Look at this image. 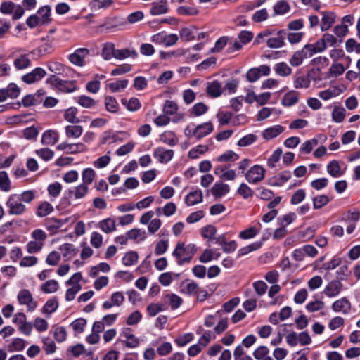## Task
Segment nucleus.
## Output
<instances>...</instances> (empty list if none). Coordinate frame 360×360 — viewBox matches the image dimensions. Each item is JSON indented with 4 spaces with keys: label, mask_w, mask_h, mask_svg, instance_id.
Masks as SVG:
<instances>
[{
    "label": "nucleus",
    "mask_w": 360,
    "mask_h": 360,
    "mask_svg": "<svg viewBox=\"0 0 360 360\" xmlns=\"http://www.w3.org/2000/svg\"><path fill=\"white\" fill-rule=\"evenodd\" d=\"M197 251L194 244L185 245L184 243H178L172 252V255L176 259V263L179 266L185 263H189Z\"/></svg>",
    "instance_id": "nucleus-1"
},
{
    "label": "nucleus",
    "mask_w": 360,
    "mask_h": 360,
    "mask_svg": "<svg viewBox=\"0 0 360 360\" xmlns=\"http://www.w3.org/2000/svg\"><path fill=\"white\" fill-rule=\"evenodd\" d=\"M46 83L50 84L53 88L64 93H71L77 89L74 81L63 80L57 75H51L49 77L46 79Z\"/></svg>",
    "instance_id": "nucleus-2"
},
{
    "label": "nucleus",
    "mask_w": 360,
    "mask_h": 360,
    "mask_svg": "<svg viewBox=\"0 0 360 360\" xmlns=\"http://www.w3.org/2000/svg\"><path fill=\"white\" fill-rule=\"evenodd\" d=\"M82 276L81 273L77 272L66 281L65 284L67 285H72V287L68 288L65 292V300L67 301L73 300L77 292L81 290L82 285L79 284V281L82 280Z\"/></svg>",
    "instance_id": "nucleus-3"
},
{
    "label": "nucleus",
    "mask_w": 360,
    "mask_h": 360,
    "mask_svg": "<svg viewBox=\"0 0 360 360\" xmlns=\"http://www.w3.org/2000/svg\"><path fill=\"white\" fill-rule=\"evenodd\" d=\"M6 206L8 208V214L12 215H21L26 211V207L22 203L19 195H9Z\"/></svg>",
    "instance_id": "nucleus-4"
},
{
    "label": "nucleus",
    "mask_w": 360,
    "mask_h": 360,
    "mask_svg": "<svg viewBox=\"0 0 360 360\" xmlns=\"http://www.w3.org/2000/svg\"><path fill=\"white\" fill-rule=\"evenodd\" d=\"M265 169L259 165L252 166L245 174V179L250 184H257L264 179Z\"/></svg>",
    "instance_id": "nucleus-5"
},
{
    "label": "nucleus",
    "mask_w": 360,
    "mask_h": 360,
    "mask_svg": "<svg viewBox=\"0 0 360 360\" xmlns=\"http://www.w3.org/2000/svg\"><path fill=\"white\" fill-rule=\"evenodd\" d=\"M89 50L86 48H79L71 53L68 58L69 60L77 66L82 67L84 65V58L89 56Z\"/></svg>",
    "instance_id": "nucleus-6"
},
{
    "label": "nucleus",
    "mask_w": 360,
    "mask_h": 360,
    "mask_svg": "<svg viewBox=\"0 0 360 360\" xmlns=\"http://www.w3.org/2000/svg\"><path fill=\"white\" fill-rule=\"evenodd\" d=\"M18 300L20 304L27 306L29 311H32L37 307V304L33 301L31 292L28 290H22L18 292Z\"/></svg>",
    "instance_id": "nucleus-7"
},
{
    "label": "nucleus",
    "mask_w": 360,
    "mask_h": 360,
    "mask_svg": "<svg viewBox=\"0 0 360 360\" xmlns=\"http://www.w3.org/2000/svg\"><path fill=\"white\" fill-rule=\"evenodd\" d=\"M174 152L172 149H166L163 147H158L154 150L153 156L161 163H167L173 156Z\"/></svg>",
    "instance_id": "nucleus-8"
},
{
    "label": "nucleus",
    "mask_w": 360,
    "mask_h": 360,
    "mask_svg": "<svg viewBox=\"0 0 360 360\" xmlns=\"http://www.w3.org/2000/svg\"><path fill=\"white\" fill-rule=\"evenodd\" d=\"M46 75V71L42 68H36L32 72L24 75L22 80L26 84H32L39 81Z\"/></svg>",
    "instance_id": "nucleus-9"
},
{
    "label": "nucleus",
    "mask_w": 360,
    "mask_h": 360,
    "mask_svg": "<svg viewBox=\"0 0 360 360\" xmlns=\"http://www.w3.org/2000/svg\"><path fill=\"white\" fill-rule=\"evenodd\" d=\"M20 91V88L16 84H10L7 88L0 89V102L5 101L8 98H17Z\"/></svg>",
    "instance_id": "nucleus-10"
},
{
    "label": "nucleus",
    "mask_w": 360,
    "mask_h": 360,
    "mask_svg": "<svg viewBox=\"0 0 360 360\" xmlns=\"http://www.w3.org/2000/svg\"><path fill=\"white\" fill-rule=\"evenodd\" d=\"M204 86L205 87L207 94L210 97L217 98L222 94V85L217 80L206 82L204 84Z\"/></svg>",
    "instance_id": "nucleus-11"
},
{
    "label": "nucleus",
    "mask_w": 360,
    "mask_h": 360,
    "mask_svg": "<svg viewBox=\"0 0 360 360\" xmlns=\"http://www.w3.org/2000/svg\"><path fill=\"white\" fill-rule=\"evenodd\" d=\"M214 127L212 123L211 122H207L198 125L193 131V135L197 139H201L212 133Z\"/></svg>",
    "instance_id": "nucleus-12"
},
{
    "label": "nucleus",
    "mask_w": 360,
    "mask_h": 360,
    "mask_svg": "<svg viewBox=\"0 0 360 360\" xmlns=\"http://www.w3.org/2000/svg\"><path fill=\"white\" fill-rule=\"evenodd\" d=\"M322 18L320 23L321 31L328 30L335 22L336 15L331 11H323L321 13Z\"/></svg>",
    "instance_id": "nucleus-13"
},
{
    "label": "nucleus",
    "mask_w": 360,
    "mask_h": 360,
    "mask_svg": "<svg viewBox=\"0 0 360 360\" xmlns=\"http://www.w3.org/2000/svg\"><path fill=\"white\" fill-rule=\"evenodd\" d=\"M89 191V186L86 184H81L67 191V197L72 198L74 197L75 199L83 198Z\"/></svg>",
    "instance_id": "nucleus-14"
},
{
    "label": "nucleus",
    "mask_w": 360,
    "mask_h": 360,
    "mask_svg": "<svg viewBox=\"0 0 360 360\" xmlns=\"http://www.w3.org/2000/svg\"><path fill=\"white\" fill-rule=\"evenodd\" d=\"M342 288V283L340 281L333 280L325 287L323 292L327 297H333L340 294Z\"/></svg>",
    "instance_id": "nucleus-15"
},
{
    "label": "nucleus",
    "mask_w": 360,
    "mask_h": 360,
    "mask_svg": "<svg viewBox=\"0 0 360 360\" xmlns=\"http://www.w3.org/2000/svg\"><path fill=\"white\" fill-rule=\"evenodd\" d=\"M49 70L54 73L53 75H59L63 76H68V73L72 72V69L69 67H65L63 64L52 61L48 65Z\"/></svg>",
    "instance_id": "nucleus-16"
},
{
    "label": "nucleus",
    "mask_w": 360,
    "mask_h": 360,
    "mask_svg": "<svg viewBox=\"0 0 360 360\" xmlns=\"http://www.w3.org/2000/svg\"><path fill=\"white\" fill-rule=\"evenodd\" d=\"M168 11L167 1V0H158V1L152 4L150 13L152 15H158L161 14H165Z\"/></svg>",
    "instance_id": "nucleus-17"
},
{
    "label": "nucleus",
    "mask_w": 360,
    "mask_h": 360,
    "mask_svg": "<svg viewBox=\"0 0 360 360\" xmlns=\"http://www.w3.org/2000/svg\"><path fill=\"white\" fill-rule=\"evenodd\" d=\"M230 191L229 186L221 182H217L212 187L210 191L216 198H220Z\"/></svg>",
    "instance_id": "nucleus-18"
},
{
    "label": "nucleus",
    "mask_w": 360,
    "mask_h": 360,
    "mask_svg": "<svg viewBox=\"0 0 360 360\" xmlns=\"http://www.w3.org/2000/svg\"><path fill=\"white\" fill-rule=\"evenodd\" d=\"M197 34V27L191 26L184 27L180 30V39L185 41H189L195 39Z\"/></svg>",
    "instance_id": "nucleus-19"
},
{
    "label": "nucleus",
    "mask_w": 360,
    "mask_h": 360,
    "mask_svg": "<svg viewBox=\"0 0 360 360\" xmlns=\"http://www.w3.org/2000/svg\"><path fill=\"white\" fill-rule=\"evenodd\" d=\"M284 131V127L281 125H274L271 127L266 129L263 133L262 136L264 139L270 140L277 137Z\"/></svg>",
    "instance_id": "nucleus-20"
},
{
    "label": "nucleus",
    "mask_w": 360,
    "mask_h": 360,
    "mask_svg": "<svg viewBox=\"0 0 360 360\" xmlns=\"http://www.w3.org/2000/svg\"><path fill=\"white\" fill-rule=\"evenodd\" d=\"M203 195L200 190L190 192L186 197L185 202L188 206H192L202 201Z\"/></svg>",
    "instance_id": "nucleus-21"
},
{
    "label": "nucleus",
    "mask_w": 360,
    "mask_h": 360,
    "mask_svg": "<svg viewBox=\"0 0 360 360\" xmlns=\"http://www.w3.org/2000/svg\"><path fill=\"white\" fill-rule=\"evenodd\" d=\"M58 134L53 130L46 131L41 138V143L46 146H53L58 141Z\"/></svg>",
    "instance_id": "nucleus-22"
},
{
    "label": "nucleus",
    "mask_w": 360,
    "mask_h": 360,
    "mask_svg": "<svg viewBox=\"0 0 360 360\" xmlns=\"http://www.w3.org/2000/svg\"><path fill=\"white\" fill-rule=\"evenodd\" d=\"M285 32L281 30L278 32L277 37L270 38L267 40L266 44L269 48H281L284 46V35Z\"/></svg>",
    "instance_id": "nucleus-23"
},
{
    "label": "nucleus",
    "mask_w": 360,
    "mask_h": 360,
    "mask_svg": "<svg viewBox=\"0 0 360 360\" xmlns=\"http://www.w3.org/2000/svg\"><path fill=\"white\" fill-rule=\"evenodd\" d=\"M298 101L299 93L295 91H290L284 95L281 103L284 106L290 107L295 105Z\"/></svg>",
    "instance_id": "nucleus-24"
},
{
    "label": "nucleus",
    "mask_w": 360,
    "mask_h": 360,
    "mask_svg": "<svg viewBox=\"0 0 360 360\" xmlns=\"http://www.w3.org/2000/svg\"><path fill=\"white\" fill-rule=\"evenodd\" d=\"M116 49L115 44L112 42H106L103 44L101 56L105 60H110L115 58Z\"/></svg>",
    "instance_id": "nucleus-25"
},
{
    "label": "nucleus",
    "mask_w": 360,
    "mask_h": 360,
    "mask_svg": "<svg viewBox=\"0 0 360 360\" xmlns=\"http://www.w3.org/2000/svg\"><path fill=\"white\" fill-rule=\"evenodd\" d=\"M350 302L346 297L336 300L332 305L333 310L336 312L342 311L343 313H347L350 309Z\"/></svg>",
    "instance_id": "nucleus-26"
},
{
    "label": "nucleus",
    "mask_w": 360,
    "mask_h": 360,
    "mask_svg": "<svg viewBox=\"0 0 360 360\" xmlns=\"http://www.w3.org/2000/svg\"><path fill=\"white\" fill-rule=\"evenodd\" d=\"M51 8L50 6H44L37 11V15L43 25H48L51 22Z\"/></svg>",
    "instance_id": "nucleus-27"
},
{
    "label": "nucleus",
    "mask_w": 360,
    "mask_h": 360,
    "mask_svg": "<svg viewBox=\"0 0 360 360\" xmlns=\"http://www.w3.org/2000/svg\"><path fill=\"white\" fill-rule=\"evenodd\" d=\"M199 286L194 282H183L181 285V291L186 295H191L196 294L198 292Z\"/></svg>",
    "instance_id": "nucleus-28"
},
{
    "label": "nucleus",
    "mask_w": 360,
    "mask_h": 360,
    "mask_svg": "<svg viewBox=\"0 0 360 360\" xmlns=\"http://www.w3.org/2000/svg\"><path fill=\"white\" fill-rule=\"evenodd\" d=\"M121 103L131 112L138 110L141 106L139 100L136 98H131L129 101L124 98L121 99Z\"/></svg>",
    "instance_id": "nucleus-29"
},
{
    "label": "nucleus",
    "mask_w": 360,
    "mask_h": 360,
    "mask_svg": "<svg viewBox=\"0 0 360 360\" xmlns=\"http://www.w3.org/2000/svg\"><path fill=\"white\" fill-rule=\"evenodd\" d=\"M59 284L57 281L51 279L46 281L41 285V290L46 294L56 292L58 290Z\"/></svg>",
    "instance_id": "nucleus-30"
},
{
    "label": "nucleus",
    "mask_w": 360,
    "mask_h": 360,
    "mask_svg": "<svg viewBox=\"0 0 360 360\" xmlns=\"http://www.w3.org/2000/svg\"><path fill=\"white\" fill-rule=\"evenodd\" d=\"M53 211V207L46 201L42 202L37 207L36 214L39 217H44Z\"/></svg>",
    "instance_id": "nucleus-31"
},
{
    "label": "nucleus",
    "mask_w": 360,
    "mask_h": 360,
    "mask_svg": "<svg viewBox=\"0 0 360 360\" xmlns=\"http://www.w3.org/2000/svg\"><path fill=\"white\" fill-rule=\"evenodd\" d=\"M98 227L103 232L109 233L115 230V221L111 218H108L101 221L98 224Z\"/></svg>",
    "instance_id": "nucleus-32"
},
{
    "label": "nucleus",
    "mask_w": 360,
    "mask_h": 360,
    "mask_svg": "<svg viewBox=\"0 0 360 360\" xmlns=\"http://www.w3.org/2000/svg\"><path fill=\"white\" fill-rule=\"evenodd\" d=\"M290 6L286 0H280L274 6L275 15H284L290 11Z\"/></svg>",
    "instance_id": "nucleus-33"
},
{
    "label": "nucleus",
    "mask_w": 360,
    "mask_h": 360,
    "mask_svg": "<svg viewBox=\"0 0 360 360\" xmlns=\"http://www.w3.org/2000/svg\"><path fill=\"white\" fill-rule=\"evenodd\" d=\"M129 239L134 240L136 242H140L146 238V232L142 229H134L129 231L127 233Z\"/></svg>",
    "instance_id": "nucleus-34"
},
{
    "label": "nucleus",
    "mask_w": 360,
    "mask_h": 360,
    "mask_svg": "<svg viewBox=\"0 0 360 360\" xmlns=\"http://www.w3.org/2000/svg\"><path fill=\"white\" fill-rule=\"evenodd\" d=\"M83 132V128L79 125H68L65 127V134L69 138H78Z\"/></svg>",
    "instance_id": "nucleus-35"
},
{
    "label": "nucleus",
    "mask_w": 360,
    "mask_h": 360,
    "mask_svg": "<svg viewBox=\"0 0 360 360\" xmlns=\"http://www.w3.org/2000/svg\"><path fill=\"white\" fill-rule=\"evenodd\" d=\"M11 189V182L8 174L5 171L0 172V190L8 192Z\"/></svg>",
    "instance_id": "nucleus-36"
},
{
    "label": "nucleus",
    "mask_w": 360,
    "mask_h": 360,
    "mask_svg": "<svg viewBox=\"0 0 360 360\" xmlns=\"http://www.w3.org/2000/svg\"><path fill=\"white\" fill-rule=\"evenodd\" d=\"M139 259L138 253L135 251L127 252L122 258V263L126 266L134 265L137 263Z\"/></svg>",
    "instance_id": "nucleus-37"
},
{
    "label": "nucleus",
    "mask_w": 360,
    "mask_h": 360,
    "mask_svg": "<svg viewBox=\"0 0 360 360\" xmlns=\"http://www.w3.org/2000/svg\"><path fill=\"white\" fill-rule=\"evenodd\" d=\"M128 85V80H117L115 82L108 83L106 84L107 87L110 89L112 93L120 92L124 89Z\"/></svg>",
    "instance_id": "nucleus-38"
},
{
    "label": "nucleus",
    "mask_w": 360,
    "mask_h": 360,
    "mask_svg": "<svg viewBox=\"0 0 360 360\" xmlns=\"http://www.w3.org/2000/svg\"><path fill=\"white\" fill-rule=\"evenodd\" d=\"M274 70L278 75L286 77L292 73V68L285 63L282 62L276 64Z\"/></svg>",
    "instance_id": "nucleus-39"
},
{
    "label": "nucleus",
    "mask_w": 360,
    "mask_h": 360,
    "mask_svg": "<svg viewBox=\"0 0 360 360\" xmlns=\"http://www.w3.org/2000/svg\"><path fill=\"white\" fill-rule=\"evenodd\" d=\"M78 110L75 107H70L67 109L64 114V118L68 122L72 124H77L79 122V118L77 117Z\"/></svg>",
    "instance_id": "nucleus-40"
},
{
    "label": "nucleus",
    "mask_w": 360,
    "mask_h": 360,
    "mask_svg": "<svg viewBox=\"0 0 360 360\" xmlns=\"http://www.w3.org/2000/svg\"><path fill=\"white\" fill-rule=\"evenodd\" d=\"M45 224L49 231L56 233L63 225V221L61 219L50 218L46 221Z\"/></svg>",
    "instance_id": "nucleus-41"
},
{
    "label": "nucleus",
    "mask_w": 360,
    "mask_h": 360,
    "mask_svg": "<svg viewBox=\"0 0 360 360\" xmlns=\"http://www.w3.org/2000/svg\"><path fill=\"white\" fill-rule=\"evenodd\" d=\"M327 172L333 177H339L341 176L340 166L337 160H332L327 165Z\"/></svg>",
    "instance_id": "nucleus-42"
},
{
    "label": "nucleus",
    "mask_w": 360,
    "mask_h": 360,
    "mask_svg": "<svg viewBox=\"0 0 360 360\" xmlns=\"http://www.w3.org/2000/svg\"><path fill=\"white\" fill-rule=\"evenodd\" d=\"M105 109L110 112H117L119 109V105L116 99L110 96L105 98Z\"/></svg>",
    "instance_id": "nucleus-43"
},
{
    "label": "nucleus",
    "mask_w": 360,
    "mask_h": 360,
    "mask_svg": "<svg viewBox=\"0 0 360 360\" xmlns=\"http://www.w3.org/2000/svg\"><path fill=\"white\" fill-rule=\"evenodd\" d=\"M31 64L30 60L26 55H21L17 58L13 63L15 68L18 70H22L29 67Z\"/></svg>",
    "instance_id": "nucleus-44"
},
{
    "label": "nucleus",
    "mask_w": 360,
    "mask_h": 360,
    "mask_svg": "<svg viewBox=\"0 0 360 360\" xmlns=\"http://www.w3.org/2000/svg\"><path fill=\"white\" fill-rule=\"evenodd\" d=\"M208 110L207 105L202 102L195 103L190 110L192 115L198 117L204 115Z\"/></svg>",
    "instance_id": "nucleus-45"
},
{
    "label": "nucleus",
    "mask_w": 360,
    "mask_h": 360,
    "mask_svg": "<svg viewBox=\"0 0 360 360\" xmlns=\"http://www.w3.org/2000/svg\"><path fill=\"white\" fill-rule=\"evenodd\" d=\"M313 207L314 209H321L330 202V198L326 195H320L313 198Z\"/></svg>",
    "instance_id": "nucleus-46"
},
{
    "label": "nucleus",
    "mask_w": 360,
    "mask_h": 360,
    "mask_svg": "<svg viewBox=\"0 0 360 360\" xmlns=\"http://www.w3.org/2000/svg\"><path fill=\"white\" fill-rule=\"evenodd\" d=\"M77 103L85 108H91L96 105V101L92 98L82 95L78 97Z\"/></svg>",
    "instance_id": "nucleus-47"
},
{
    "label": "nucleus",
    "mask_w": 360,
    "mask_h": 360,
    "mask_svg": "<svg viewBox=\"0 0 360 360\" xmlns=\"http://www.w3.org/2000/svg\"><path fill=\"white\" fill-rule=\"evenodd\" d=\"M304 58H306V54L303 53V51L302 49L297 51L290 59V63L294 67L299 66L302 63Z\"/></svg>",
    "instance_id": "nucleus-48"
},
{
    "label": "nucleus",
    "mask_w": 360,
    "mask_h": 360,
    "mask_svg": "<svg viewBox=\"0 0 360 360\" xmlns=\"http://www.w3.org/2000/svg\"><path fill=\"white\" fill-rule=\"evenodd\" d=\"M345 49L348 53L354 51L356 53H360V43H358L356 39L350 38L345 41Z\"/></svg>",
    "instance_id": "nucleus-49"
},
{
    "label": "nucleus",
    "mask_w": 360,
    "mask_h": 360,
    "mask_svg": "<svg viewBox=\"0 0 360 360\" xmlns=\"http://www.w3.org/2000/svg\"><path fill=\"white\" fill-rule=\"evenodd\" d=\"M136 53L134 51H130L128 49H116L115 58L117 60H124L131 56L135 57Z\"/></svg>",
    "instance_id": "nucleus-50"
},
{
    "label": "nucleus",
    "mask_w": 360,
    "mask_h": 360,
    "mask_svg": "<svg viewBox=\"0 0 360 360\" xmlns=\"http://www.w3.org/2000/svg\"><path fill=\"white\" fill-rule=\"evenodd\" d=\"M35 153L46 162L49 161L54 156V152L48 148L36 150Z\"/></svg>",
    "instance_id": "nucleus-51"
},
{
    "label": "nucleus",
    "mask_w": 360,
    "mask_h": 360,
    "mask_svg": "<svg viewBox=\"0 0 360 360\" xmlns=\"http://www.w3.org/2000/svg\"><path fill=\"white\" fill-rule=\"evenodd\" d=\"M96 176L95 171L91 168H86L82 172V181L84 184L89 186L91 184Z\"/></svg>",
    "instance_id": "nucleus-52"
},
{
    "label": "nucleus",
    "mask_w": 360,
    "mask_h": 360,
    "mask_svg": "<svg viewBox=\"0 0 360 360\" xmlns=\"http://www.w3.org/2000/svg\"><path fill=\"white\" fill-rule=\"evenodd\" d=\"M239 156L232 150H228L224 154L221 155L217 158V160L220 162H226L229 161H236L238 160Z\"/></svg>",
    "instance_id": "nucleus-53"
},
{
    "label": "nucleus",
    "mask_w": 360,
    "mask_h": 360,
    "mask_svg": "<svg viewBox=\"0 0 360 360\" xmlns=\"http://www.w3.org/2000/svg\"><path fill=\"white\" fill-rule=\"evenodd\" d=\"M58 307V302L56 297H53L49 300L44 306V311L46 314H51L56 311Z\"/></svg>",
    "instance_id": "nucleus-54"
},
{
    "label": "nucleus",
    "mask_w": 360,
    "mask_h": 360,
    "mask_svg": "<svg viewBox=\"0 0 360 360\" xmlns=\"http://www.w3.org/2000/svg\"><path fill=\"white\" fill-rule=\"evenodd\" d=\"M160 141L170 146H174L178 143L177 139L172 132H167L161 134Z\"/></svg>",
    "instance_id": "nucleus-55"
},
{
    "label": "nucleus",
    "mask_w": 360,
    "mask_h": 360,
    "mask_svg": "<svg viewBox=\"0 0 360 360\" xmlns=\"http://www.w3.org/2000/svg\"><path fill=\"white\" fill-rule=\"evenodd\" d=\"M209 148L205 145H198L195 148H193L188 152V157L192 159H196L200 154H203L208 150Z\"/></svg>",
    "instance_id": "nucleus-56"
},
{
    "label": "nucleus",
    "mask_w": 360,
    "mask_h": 360,
    "mask_svg": "<svg viewBox=\"0 0 360 360\" xmlns=\"http://www.w3.org/2000/svg\"><path fill=\"white\" fill-rule=\"evenodd\" d=\"M44 245L41 242L31 240L26 245V250L30 254L37 253L43 248Z\"/></svg>",
    "instance_id": "nucleus-57"
},
{
    "label": "nucleus",
    "mask_w": 360,
    "mask_h": 360,
    "mask_svg": "<svg viewBox=\"0 0 360 360\" xmlns=\"http://www.w3.org/2000/svg\"><path fill=\"white\" fill-rule=\"evenodd\" d=\"M291 178V172L290 171H283L278 174L276 178V181L272 183L273 186H281L283 183L288 181Z\"/></svg>",
    "instance_id": "nucleus-58"
},
{
    "label": "nucleus",
    "mask_w": 360,
    "mask_h": 360,
    "mask_svg": "<svg viewBox=\"0 0 360 360\" xmlns=\"http://www.w3.org/2000/svg\"><path fill=\"white\" fill-rule=\"evenodd\" d=\"M310 83L311 82L308 76H300L295 79L294 86L296 89L308 88Z\"/></svg>",
    "instance_id": "nucleus-59"
},
{
    "label": "nucleus",
    "mask_w": 360,
    "mask_h": 360,
    "mask_svg": "<svg viewBox=\"0 0 360 360\" xmlns=\"http://www.w3.org/2000/svg\"><path fill=\"white\" fill-rule=\"evenodd\" d=\"M237 192L245 199L251 198L253 195V191L245 183L239 186Z\"/></svg>",
    "instance_id": "nucleus-60"
},
{
    "label": "nucleus",
    "mask_w": 360,
    "mask_h": 360,
    "mask_svg": "<svg viewBox=\"0 0 360 360\" xmlns=\"http://www.w3.org/2000/svg\"><path fill=\"white\" fill-rule=\"evenodd\" d=\"M86 325V320L84 318L77 319L71 323L73 330L77 333H82Z\"/></svg>",
    "instance_id": "nucleus-61"
},
{
    "label": "nucleus",
    "mask_w": 360,
    "mask_h": 360,
    "mask_svg": "<svg viewBox=\"0 0 360 360\" xmlns=\"http://www.w3.org/2000/svg\"><path fill=\"white\" fill-rule=\"evenodd\" d=\"M259 229L256 227L251 226L239 233V237L242 239H250L254 238L258 233Z\"/></svg>",
    "instance_id": "nucleus-62"
},
{
    "label": "nucleus",
    "mask_w": 360,
    "mask_h": 360,
    "mask_svg": "<svg viewBox=\"0 0 360 360\" xmlns=\"http://www.w3.org/2000/svg\"><path fill=\"white\" fill-rule=\"evenodd\" d=\"M31 237L33 239V240L37 242H41L44 245V241L46 240L47 238V235L45 233L44 231L40 229H34L32 233Z\"/></svg>",
    "instance_id": "nucleus-63"
},
{
    "label": "nucleus",
    "mask_w": 360,
    "mask_h": 360,
    "mask_svg": "<svg viewBox=\"0 0 360 360\" xmlns=\"http://www.w3.org/2000/svg\"><path fill=\"white\" fill-rule=\"evenodd\" d=\"M62 190V186L59 182H54L49 185L47 191L49 194L53 198H57Z\"/></svg>",
    "instance_id": "nucleus-64"
}]
</instances>
